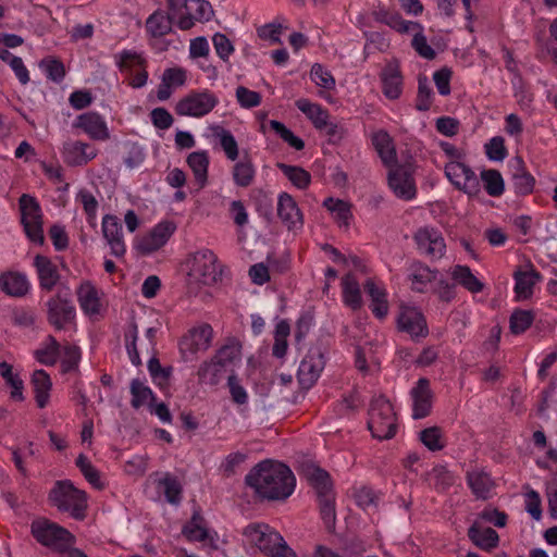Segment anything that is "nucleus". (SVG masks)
Here are the masks:
<instances>
[{
	"instance_id": "obj_1",
	"label": "nucleus",
	"mask_w": 557,
	"mask_h": 557,
	"mask_svg": "<svg viewBox=\"0 0 557 557\" xmlns=\"http://www.w3.org/2000/svg\"><path fill=\"white\" fill-rule=\"evenodd\" d=\"M256 495L267 500H285L294 492L296 478L288 466L265 459L256 465L245 478Z\"/></svg>"
},
{
	"instance_id": "obj_2",
	"label": "nucleus",
	"mask_w": 557,
	"mask_h": 557,
	"mask_svg": "<svg viewBox=\"0 0 557 557\" xmlns=\"http://www.w3.org/2000/svg\"><path fill=\"white\" fill-rule=\"evenodd\" d=\"M296 470L313 488L319 503L320 516L329 532L335 531V491L330 473L310 460L298 462Z\"/></svg>"
},
{
	"instance_id": "obj_3",
	"label": "nucleus",
	"mask_w": 557,
	"mask_h": 557,
	"mask_svg": "<svg viewBox=\"0 0 557 557\" xmlns=\"http://www.w3.org/2000/svg\"><path fill=\"white\" fill-rule=\"evenodd\" d=\"M49 502L62 512H70L76 520H84L87 510V494L76 488L70 480L57 481L49 492Z\"/></svg>"
},
{
	"instance_id": "obj_4",
	"label": "nucleus",
	"mask_w": 557,
	"mask_h": 557,
	"mask_svg": "<svg viewBox=\"0 0 557 557\" xmlns=\"http://www.w3.org/2000/svg\"><path fill=\"white\" fill-rule=\"evenodd\" d=\"M368 429L374 438L391 440L396 435L397 422L394 408L388 399L379 396L369 408Z\"/></svg>"
},
{
	"instance_id": "obj_5",
	"label": "nucleus",
	"mask_w": 557,
	"mask_h": 557,
	"mask_svg": "<svg viewBox=\"0 0 557 557\" xmlns=\"http://www.w3.org/2000/svg\"><path fill=\"white\" fill-rule=\"evenodd\" d=\"M30 531L41 545L54 547L60 553L66 552L75 541L70 531L48 520L34 521Z\"/></svg>"
},
{
	"instance_id": "obj_6",
	"label": "nucleus",
	"mask_w": 557,
	"mask_h": 557,
	"mask_svg": "<svg viewBox=\"0 0 557 557\" xmlns=\"http://www.w3.org/2000/svg\"><path fill=\"white\" fill-rule=\"evenodd\" d=\"M47 320L60 331L75 319V307L69 287L59 288L57 294L46 302Z\"/></svg>"
},
{
	"instance_id": "obj_7",
	"label": "nucleus",
	"mask_w": 557,
	"mask_h": 557,
	"mask_svg": "<svg viewBox=\"0 0 557 557\" xmlns=\"http://www.w3.org/2000/svg\"><path fill=\"white\" fill-rule=\"evenodd\" d=\"M325 352L326 349L322 343H315L309 348L297 372L301 388L309 389L315 384L325 366Z\"/></svg>"
},
{
	"instance_id": "obj_8",
	"label": "nucleus",
	"mask_w": 557,
	"mask_h": 557,
	"mask_svg": "<svg viewBox=\"0 0 557 557\" xmlns=\"http://www.w3.org/2000/svg\"><path fill=\"white\" fill-rule=\"evenodd\" d=\"M189 275L203 285H212L221 280L222 269L213 251L203 249L193 255Z\"/></svg>"
},
{
	"instance_id": "obj_9",
	"label": "nucleus",
	"mask_w": 557,
	"mask_h": 557,
	"mask_svg": "<svg viewBox=\"0 0 557 557\" xmlns=\"http://www.w3.org/2000/svg\"><path fill=\"white\" fill-rule=\"evenodd\" d=\"M218 103V97L208 89L191 91L176 103L175 113L180 116L200 117L211 112Z\"/></svg>"
},
{
	"instance_id": "obj_10",
	"label": "nucleus",
	"mask_w": 557,
	"mask_h": 557,
	"mask_svg": "<svg viewBox=\"0 0 557 557\" xmlns=\"http://www.w3.org/2000/svg\"><path fill=\"white\" fill-rule=\"evenodd\" d=\"M243 534L251 545L258 547L267 556H270L284 541L278 532L265 523H250L244 529Z\"/></svg>"
},
{
	"instance_id": "obj_11",
	"label": "nucleus",
	"mask_w": 557,
	"mask_h": 557,
	"mask_svg": "<svg viewBox=\"0 0 557 557\" xmlns=\"http://www.w3.org/2000/svg\"><path fill=\"white\" fill-rule=\"evenodd\" d=\"M213 336V330L209 324H202L189 330V332L180 341V351L184 360H189V356L198 351L207 350L210 347Z\"/></svg>"
},
{
	"instance_id": "obj_12",
	"label": "nucleus",
	"mask_w": 557,
	"mask_h": 557,
	"mask_svg": "<svg viewBox=\"0 0 557 557\" xmlns=\"http://www.w3.org/2000/svg\"><path fill=\"white\" fill-rule=\"evenodd\" d=\"M175 230L176 225L174 222L162 221L158 223L147 235L140 237L135 247L141 255H150L163 247Z\"/></svg>"
},
{
	"instance_id": "obj_13",
	"label": "nucleus",
	"mask_w": 557,
	"mask_h": 557,
	"mask_svg": "<svg viewBox=\"0 0 557 557\" xmlns=\"http://www.w3.org/2000/svg\"><path fill=\"white\" fill-rule=\"evenodd\" d=\"M388 185L399 198L410 200L416 196V186L409 164L395 165L388 173Z\"/></svg>"
},
{
	"instance_id": "obj_14",
	"label": "nucleus",
	"mask_w": 557,
	"mask_h": 557,
	"mask_svg": "<svg viewBox=\"0 0 557 557\" xmlns=\"http://www.w3.org/2000/svg\"><path fill=\"white\" fill-rule=\"evenodd\" d=\"M418 250L431 259H440L445 252V242L442 235L434 228H420L413 236Z\"/></svg>"
},
{
	"instance_id": "obj_15",
	"label": "nucleus",
	"mask_w": 557,
	"mask_h": 557,
	"mask_svg": "<svg viewBox=\"0 0 557 557\" xmlns=\"http://www.w3.org/2000/svg\"><path fill=\"white\" fill-rule=\"evenodd\" d=\"M398 329L412 338L426 337L429 329L423 313L413 307L403 308L397 319Z\"/></svg>"
},
{
	"instance_id": "obj_16",
	"label": "nucleus",
	"mask_w": 557,
	"mask_h": 557,
	"mask_svg": "<svg viewBox=\"0 0 557 557\" xmlns=\"http://www.w3.org/2000/svg\"><path fill=\"white\" fill-rule=\"evenodd\" d=\"M102 234L110 246L111 253L116 258L123 257L126 252V247L123 240V226L116 215L106 214L103 216Z\"/></svg>"
},
{
	"instance_id": "obj_17",
	"label": "nucleus",
	"mask_w": 557,
	"mask_h": 557,
	"mask_svg": "<svg viewBox=\"0 0 557 557\" xmlns=\"http://www.w3.org/2000/svg\"><path fill=\"white\" fill-rule=\"evenodd\" d=\"M445 174L455 186L463 189L468 194L476 190L479 181L474 172L465 163L450 161L445 166Z\"/></svg>"
},
{
	"instance_id": "obj_18",
	"label": "nucleus",
	"mask_w": 557,
	"mask_h": 557,
	"mask_svg": "<svg viewBox=\"0 0 557 557\" xmlns=\"http://www.w3.org/2000/svg\"><path fill=\"white\" fill-rule=\"evenodd\" d=\"M410 395L413 400L412 418L423 419L428 417L432 409L433 393L430 387V381L426 377H420Z\"/></svg>"
},
{
	"instance_id": "obj_19",
	"label": "nucleus",
	"mask_w": 557,
	"mask_h": 557,
	"mask_svg": "<svg viewBox=\"0 0 557 557\" xmlns=\"http://www.w3.org/2000/svg\"><path fill=\"white\" fill-rule=\"evenodd\" d=\"M73 126L82 128L95 140H106L110 137L106 121L97 112H86L78 115Z\"/></svg>"
},
{
	"instance_id": "obj_20",
	"label": "nucleus",
	"mask_w": 557,
	"mask_h": 557,
	"mask_svg": "<svg viewBox=\"0 0 557 557\" xmlns=\"http://www.w3.org/2000/svg\"><path fill=\"white\" fill-rule=\"evenodd\" d=\"M276 210L277 216L289 231L302 227V214L296 201L289 194L282 193L278 196Z\"/></svg>"
},
{
	"instance_id": "obj_21",
	"label": "nucleus",
	"mask_w": 557,
	"mask_h": 557,
	"mask_svg": "<svg viewBox=\"0 0 557 557\" xmlns=\"http://www.w3.org/2000/svg\"><path fill=\"white\" fill-rule=\"evenodd\" d=\"M382 91L391 100L398 99L401 95L403 76L397 60L388 62L380 74Z\"/></svg>"
},
{
	"instance_id": "obj_22",
	"label": "nucleus",
	"mask_w": 557,
	"mask_h": 557,
	"mask_svg": "<svg viewBox=\"0 0 557 557\" xmlns=\"http://www.w3.org/2000/svg\"><path fill=\"white\" fill-rule=\"evenodd\" d=\"M33 265L36 269L40 288L51 292L60 281L57 265L50 258L39 253L35 256Z\"/></svg>"
},
{
	"instance_id": "obj_23",
	"label": "nucleus",
	"mask_w": 557,
	"mask_h": 557,
	"mask_svg": "<svg viewBox=\"0 0 557 557\" xmlns=\"http://www.w3.org/2000/svg\"><path fill=\"white\" fill-rule=\"evenodd\" d=\"M96 157V151L83 141H69L63 146V160L72 166L85 165Z\"/></svg>"
},
{
	"instance_id": "obj_24",
	"label": "nucleus",
	"mask_w": 557,
	"mask_h": 557,
	"mask_svg": "<svg viewBox=\"0 0 557 557\" xmlns=\"http://www.w3.org/2000/svg\"><path fill=\"white\" fill-rule=\"evenodd\" d=\"M30 288L27 276L17 271H7L0 274V289L13 297H23Z\"/></svg>"
},
{
	"instance_id": "obj_25",
	"label": "nucleus",
	"mask_w": 557,
	"mask_h": 557,
	"mask_svg": "<svg viewBox=\"0 0 557 557\" xmlns=\"http://www.w3.org/2000/svg\"><path fill=\"white\" fill-rule=\"evenodd\" d=\"M363 288L371 298L370 309L374 317L377 319H384L388 312V302L385 289L379 287L371 278L366 281Z\"/></svg>"
},
{
	"instance_id": "obj_26",
	"label": "nucleus",
	"mask_w": 557,
	"mask_h": 557,
	"mask_svg": "<svg viewBox=\"0 0 557 557\" xmlns=\"http://www.w3.org/2000/svg\"><path fill=\"white\" fill-rule=\"evenodd\" d=\"M174 15L157 10L146 20V29L153 38L163 37L172 32Z\"/></svg>"
},
{
	"instance_id": "obj_27",
	"label": "nucleus",
	"mask_w": 557,
	"mask_h": 557,
	"mask_svg": "<svg viewBox=\"0 0 557 557\" xmlns=\"http://www.w3.org/2000/svg\"><path fill=\"white\" fill-rule=\"evenodd\" d=\"M515 277V293L518 300L529 299L533 295L534 285L540 281L541 274L534 270L517 271Z\"/></svg>"
},
{
	"instance_id": "obj_28",
	"label": "nucleus",
	"mask_w": 557,
	"mask_h": 557,
	"mask_svg": "<svg viewBox=\"0 0 557 557\" xmlns=\"http://www.w3.org/2000/svg\"><path fill=\"white\" fill-rule=\"evenodd\" d=\"M182 534L189 542H205L209 537L208 529L205 527V518L200 508L193 511L191 518L182 528Z\"/></svg>"
},
{
	"instance_id": "obj_29",
	"label": "nucleus",
	"mask_w": 557,
	"mask_h": 557,
	"mask_svg": "<svg viewBox=\"0 0 557 557\" xmlns=\"http://www.w3.org/2000/svg\"><path fill=\"white\" fill-rule=\"evenodd\" d=\"M79 306L85 314L95 315L100 312L98 290L90 282L83 283L77 290Z\"/></svg>"
},
{
	"instance_id": "obj_30",
	"label": "nucleus",
	"mask_w": 557,
	"mask_h": 557,
	"mask_svg": "<svg viewBox=\"0 0 557 557\" xmlns=\"http://www.w3.org/2000/svg\"><path fill=\"white\" fill-rule=\"evenodd\" d=\"M30 383L34 387L35 400L39 408L48 405L52 382L50 375L42 369L35 370Z\"/></svg>"
},
{
	"instance_id": "obj_31",
	"label": "nucleus",
	"mask_w": 557,
	"mask_h": 557,
	"mask_svg": "<svg viewBox=\"0 0 557 557\" xmlns=\"http://www.w3.org/2000/svg\"><path fill=\"white\" fill-rule=\"evenodd\" d=\"M295 104L299 111L306 114L317 129L322 131L327 126L330 114L320 104L312 103L305 98L298 99Z\"/></svg>"
},
{
	"instance_id": "obj_32",
	"label": "nucleus",
	"mask_w": 557,
	"mask_h": 557,
	"mask_svg": "<svg viewBox=\"0 0 557 557\" xmlns=\"http://www.w3.org/2000/svg\"><path fill=\"white\" fill-rule=\"evenodd\" d=\"M226 372H230V370L214 358H211L209 361H205L200 364L197 371L198 381L200 384L214 386L221 382Z\"/></svg>"
},
{
	"instance_id": "obj_33",
	"label": "nucleus",
	"mask_w": 557,
	"mask_h": 557,
	"mask_svg": "<svg viewBox=\"0 0 557 557\" xmlns=\"http://www.w3.org/2000/svg\"><path fill=\"white\" fill-rule=\"evenodd\" d=\"M372 144L385 165L396 162V150L393 139L386 131H377L372 135Z\"/></svg>"
},
{
	"instance_id": "obj_34",
	"label": "nucleus",
	"mask_w": 557,
	"mask_h": 557,
	"mask_svg": "<svg viewBox=\"0 0 557 557\" xmlns=\"http://www.w3.org/2000/svg\"><path fill=\"white\" fill-rule=\"evenodd\" d=\"M186 161L194 173L195 180L198 184V189L203 188L208 181V152L205 150L194 151L189 153Z\"/></svg>"
},
{
	"instance_id": "obj_35",
	"label": "nucleus",
	"mask_w": 557,
	"mask_h": 557,
	"mask_svg": "<svg viewBox=\"0 0 557 557\" xmlns=\"http://www.w3.org/2000/svg\"><path fill=\"white\" fill-rule=\"evenodd\" d=\"M451 278L456 285L458 284L471 293H479L484 288V284L467 265H455L451 269Z\"/></svg>"
},
{
	"instance_id": "obj_36",
	"label": "nucleus",
	"mask_w": 557,
	"mask_h": 557,
	"mask_svg": "<svg viewBox=\"0 0 557 557\" xmlns=\"http://www.w3.org/2000/svg\"><path fill=\"white\" fill-rule=\"evenodd\" d=\"M343 301L352 310H358L362 306L360 286L356 277L348 273L342 278Z\"/></svg>"
},
{
	"instance_id": "obj_37",
	"label": "nucleus",
	"mask_w": 557,
	"mask_h": 557,
	"mask_svg": "<svg viewBox=\"0 0 557 557\" xmlns=\"http://www.w3.org/2000/svg\"><path fill=\"white\" fill-rule=\"evenodd\" d=\"M129 393L132 395L131 406L139 409L144 405L152 407L156 401V395L149 386H146L139 379H133L129 384Z\"/></svg>"
},
{
	"instance_id": "obj_38",
	"label": "nucleus",
	"mask_w": 557,
	"mask_h": 557,
	"mask_svg": "<svg viewBox=\"0 0 557 557\" xmlns=\"http://www.w3.org/2000/svg\"><path fill=\"white\" fill-rule=\"evenodd\" d=\"M61 348L55 337L48 335L42 346L34 351V357L39 363L51 367L57 363Z\"/></svg>"
},
{
	"instance_id": "obj_39",
	"label": "nucleus",
	"mask_w": 557,
	"mask_h": 557,
	"mask_svg": "<svg viewBox=\"0 0 557 557\" xmlns=\"http://www.w3.org/2000/svg\"><path fill=\"white\" fill-rule=\"evenodd\" d=\"M517 173L513 174V187L517 195L527 196L533 193L535 186V178L532 174L524 171L523 161L521 158H516Z\"/></svg>"
},
{
	"instance_id": "obj_40",
	"label": "nucleus",
	"mask_w": 557,
	"mask_h": 557,
	"mask_svg": "<svg viewBox=\"0 0 557 557\" xmlns=\"http://www.w3.org/2000/svg\"><path fill=\"white\" fill-rule=\"evenodd\" d=\"M240 344L235 339H230L212 357L223 364L231 373H234V364L240 360Z\"/></svg>"
},
{
	"instance_id": "obj_41",
	"label": "nucleus",
	"mask_w": 557,
	"mask_h": 557,
	"mask_svg": "<svg viewBox=\"0 0 557 557\" xmlns=\"http://www.w3.org/2000/svg\"><path fill=\"white\" fill-rule=\"evenodd\" d=\"M276 168L280 169L288 181L299 189H306L311 183L310 173L301 166L277 162Z\"/></svg>"
},
{
	"instance_id": "obj_42",
	"label": "nucleus",
	"mask_w": 557,
	"mask_h": 557,
	"mask_svg": "<svg viewBox=\"0 0 557 557\" xmlns=\"http://www.w3.org/2000/svg\"><path fill=\"white\" fill-rule=\"evenodd\" d=\"M12 369L13 368L10 363L5 361L0 362V375L5 381V383L12 388L10 397L15 401H23L24 383L23 380L18 376V374L13 373Z\"/></svg>"
},
{
	"instance_id": "obj_43",
	"label": "nucleus",
	"mask_w": 557,
	"mask_h": 557,
	"mask_svg": "<svg viewBox=\"0 0 557 557\" xmlns=\"http://www.w3.org/2000/svg\"><path fill=\"white\" fill-rule=\"evenodd\" d=\"M256 175L253 163L249 157L235 163L233 168L234 183L239 187H248L252 184Z\"/></svg>"
},
{
	"instance_id": "obj_44",
	"label": "nucleus",
	"mask_w": 557,
	"mask_h": 557,
	"mask_svg": "<svg viewBox=\"0 0 557 557\" xmlns=\"http://www.w3.org/2000/svg\"><path fill=\"white\" fill-rule=\"evenodd\" d=\"M158 486L163 488L166 502L172 505H178L181 503L183 486L175 476L166 473L158 481Z\"/></svg>"
},
{
	"instance_id": "obj_45",
	"label": "nucleus",
	"mask_w": 557,
	"mask_h": 557,
	"mask_svg": "<svg viewBox=\"0 0 557 557\" xmlns=\"http://www.w3.org/2000/svg\"><path fill=\"white\" fill-rule=\"evenodd\" d=\"M21 222L42 220V212L37 199L28 194H23L18 199Z\"/></svg>"
},
{
	"instance_id": "obj_46",
	"label": "nucleus",
	"mask_w": 557,
	"mask_h": 557,
	"mask_svg": "<svg viewBox=\"0 0 557 557\" xmlns=\"http://www.w3.org/2000/svg\"><path fill=\"white\" fill-rule=\"evenodd\" d=\"M480 521H474L468 530V536L472 543L483 550H487V528H484L482 521H487V508L479 515Z\"/></svg>"
},
{
	"instance_id": "obj_47",
	"label": "nucleus",
	"mask_w": 557,
	"mask_h": 557,
	"mask_svg": "<svg viewBox=\"0 0 557 557\" xmlns=\"http://www.w3.org/2000/svg\"><path fill=\"white\" fill-rule=\"evenodd\" d=\"M323 206L335 213V218L341 225L344 224L346 227L349 225V220L352 218L349 202L329 197L324 200Z\"/></svg>"
},
{
	"instance_id": "obj_48",
	"label": "nucleus",
	"mask_w": 557,
	"mask_h": 557,
	"mask_svg": "<svg viewBox=\"0 0 557 557\" xmlns=\"http://www.w3.org/2000/svg\"><path fill=\"white\" fill-rule=\"evenodd\" d=\"M61 372L69 373L78 370L81 349L76 345L66 344L61 349Z\"/></svg>"
},
{
	"instance_id": "obj_49",
	"label": "nucleus",
	"mask_w": 557,
	"mask_h": 557,
	"mask_svg": "<svg viewBox=\"0 0 557 557\" xmlns=\"http://www.w3.org/2000/svg\"><path fill=\"white\" fill-rule=\"evenodd\" d=\"M433 90L429 85L428 77L420 74L418 77V92L416 98V109L418 111H428L431 108Z\"/></svg>"
},
{
	"instance_id": "obj_50",
	"label": "nucleus",
	"mask_w": 557,
	"mask_h": 557,
	"mask_svg": "<svg viewBox=\"0 0 557 557\" xmlns=\"http://www.w3.org/2000/svg\"><path fill=\"white\" fill-rule=\"evenodd\" d=\"M534 314L529 310H515L509 319V327L512 334L524 333L533 323Z\"/></svg>"
},
{
	"instance_id": "obj_51",
	"label": "nucleus",
	"mask_w": 557,
	"mask_h": 557,
	"mask_svg": "<svg viewBox=\"0 0 557 557\" xmlns=\"http://www.w3.org/2000/svg\"><path fill=\"white\" fill-rule=\"evenodd\" d=\"M116 58V65L121 72L132 73L134 66L146 67L147 65V61L136 51L123 50Z\"/></svg>"
},
{
	"instance_id": "obj_52",
	"label": "nucleus",
	"mask_w": 557,
	"mask_h": 557,
	"mask_svg": "<svg viewBox=\"0 0 557 557\" xmlns=\"http://www.w3.org/2000/svg\"><path fill=\"white\" fill-rule=\"evenodd\" d=\"M39 66L45 71L47 78L54 83H61L65 77V67L61 60L55 58H45Z\"/></svg>"
},
{
	"instance_id": "obj_53",
	"label": "nucleus",
	"mask_w": 557,
	"mask_h": 557,
	"mask_svg": "<svg viewBox=\"0 0 557 557\" xmlns=\"http://www.w3.org/2000/svg\"><path fill=\"white\" fill-rule=\"evenodd\" d=\"M270 127L290 147L296 150H302L305 148V141L296 136L289 128H287L282 122L276 120L270 121Z\"/></svg>"
},
{
	"instance_id": "obj_54",
	"label": "nucleus",
	"mask_w": 557,
	"mask_h": 557,
	"mask_svg": "<svg viewBox=\"0 0 557 557\" xmlns=\"http://www.w3.org/2000/svg\"><path fill=\"white\" fill-rule=\"evenodd\" d=\"M182 8L186 11H194L197 21H209L213 15L212 5L206 0H184Z\"/></svg>"
},
{
	"instance_id": "obj_55",
	"label": "nucleus",
	"mask_w": 557,
	"mask_h": 557,
	"mask_svg": "<svg viewBox=\"0 0 557 557\" xmlns=\"http://www.w3.org/2000/svg\"><path fill=\"white\" fill-rule=\"evenodd\" d=\"M524 488L527 490L524 494V509L534 520L539 521L542 518L541 496L530 485H525Z\"/></svg>"
},
{
	"instance_id": "obj_56",
	"label": "nucleus",
	"mask_w": 557,
	"mask_h": 557,
	"mask_svg": "<svg viewBox=\"0 0 557 557\" xmlns=\"http://www.w3.org/2000/svg\"><path fill=\"white\" fill-rule=\"evenodd\" d=\"M468 484L478 498H487V474L484 471H471L467 475Z\"/></svg>"
},
{
	"instance_id": "obj_57",
	"label": "nucleus",
	"mask_w": 557,
	"mask_h": 557,
	"mask_svg": "<svg viewBox=\"0 0 557 557\" xmlns=\"http://www.w3.org/2000/svg\"><path fill=\"white\" fill-rule=\"evenodd\" d=\"M311 79L320 87L332 90L335 87V78L330 71L320 63H314L310 71Z\"/></svg>"
},
{
	"instance_id": "obj_58",
	"label": "nucleus",
	"mask_w": 557,
	"mask_h": 557,
	"mask_svg": "<svg viewBox=\"0 0 557 557\" xmlns=\"http://www.w3.org/2000/svg\"><path fill=\"white\" fill-rule=\"evenodd\" d=\"M420 441L431 451L441 450L444 447L442 442V430L438 426H431L420 432Z\"/></svg>"
},
{
	"instance_id": "obj_59",
	"label": "nucleus",
	"mask_w": 557,
	"mask_h": 557,
	"mask_svg": "<svg viewBox=\"0 0 557 557\" xmlns=\"http://www.w3.org/2000/svg\"><path fill=\"white\" fill-rule=\"evenodd\" d=\"M409 280L412 282V289L422 293L426 284L435 280V273L428 267L419 265L409 275Z\"/></svg>"
},
{
	"instance_id": "obj_60",
	"label": "nucleus",
	"mask_w": 557,
	"mask_h": 557,
	"mask_svg": "<svg viewBox=\"0 0 557 557\" xmlns=\"http://www.w3.org/2000/svg\"><path fill=\"white\" fill-rule=\"evenodd\" d=\"M215 135L220 138V145L226 157L235 161L238 158V145L233 134L227 129L219 127V132Z\"/></svg>"
},
{
	"instance_id": "obj_61",
	"label": "nucleus",
	"mask_w": 557,
	"mask_h": 557,
	"mask_svg": "<svg viewBox=\"0 0 557 557\" xmlns=\"http://www.w3.org/2000/svg\"><path fill=\"white\" fill-rule=\"evenodd\" d=\"M25 232L26 237L34 244L42 246L45 244V235H44V221L42 220H33L21 222Z\"/></svg>"
},
{
	"instance_id": "obj_62",
	"label": "nucleus",
	"mask_w": 557,
	"mask_h": 557,
	"mask_svg": "<svg viewBox=\"0 0 557 557\" xmlns=\"http://www.w3.org/2000/svg\"><path fill=\"white\" fill-rule=\"evenodd\" d=\"M434 480V486L444 491L454 484L453 474L444 466H435L429 474Z\"/></svg>"
},
{
	"instance_id": "obj_63",
	"label": "nucleus",
	"mask_w": 557,
	"mask_h": 557,
	"mask_svg": "<svg viewBox=\"0 0 557 557\" xmlns=\"http://www.w3.org/2000/svg\"><path fill=\"white\" fill-rule=\"evenodd\" d=\"M148 371L154 382L159 385L166 383L171 376L172 368H163L156 356L148 361Z\"/></svg>"
},
{
	"instance_id": "obj_64",
	"label": "nucleus",
	"mask_w": 557,
	"mask_h": 557,
	"mask_svg": "<svg viewBox=\"0 0 557 557\" xmlns=\"http://www.w3.org/2000/svg\"><path fill=\"white\" fill-rule=\"evenodd\" d=\"M451 76L453 71L448 66H443L433 74V81L440 95L448 96L450 94Z\"/></svg>"
}]
</instances>
